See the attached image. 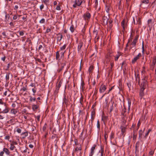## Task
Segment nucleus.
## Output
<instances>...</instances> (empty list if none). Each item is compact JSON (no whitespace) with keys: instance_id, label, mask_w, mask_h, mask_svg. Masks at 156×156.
<instances>
[{"instance_id":"f257e3e1","label":"nucleus","mask_w":156,"mask_h":156,"mask_svg":"<svg viewBox=\"0 0 156 156\" xmlns=\"http://www.w3.org/2000/svg\"><path fill=\"white\" fill-rule=\"evenodd\" d=\"M149 2V0H141L140 6L143 8H146L148 6Z\"/></svg>"},{"instance_id":"f03ea898","label":"nucleus","mask_w":156,"mask_h":156,"mask_svg":"<svg viewBox=\"0 0 156 156\" xmlns=\"http://www.w3.org/2000/svg\"><path fill=\"white\" fill-rule=\"evenodd\" d=\"M145 82H144V83H141L140 87L141 89L140 90V95L141 97H143L144 95V90L145 89L144 86L145 84L146 83L145 82L146 81L145 80H144Z\"/></svg>"},{"instance_id":"7ed1b4c3","label":"nucleus","mask_w":156,"mask_h":156,"mask_svg":"<svg viewBox=\"0 0 156 156\" xmlns=\"http://www.w3.org/2000/svg\"><path fill=\"white\" fill-rule=\"evenodd\" d=\"M83 17L85 20L88 21L90 18L91 15L87 11L84 14Z\"/></svg>"},{"instance_id":"20e7f679","label":"nucleus","mask_w":156,"mask_h":156,"mask_svg":"<svg viewBox=\"0 0 156 156\" xmlns=\"http://www.w3.org/2000/svg\"><path fill=\"white\" fill-rule=\"evenodd\" d=\"M82 2V0H75L74 4L73 5V7L75 8L77 6L80 5Z\"/></svg>"},{"instance_id":"39448f33","label":"nucleus","mask_w":156,"mask_h":156,"mask_svg":"<svg viewBox=\"0 0 156 156\" xmlns=\"http://www.w3.org/2000/svg\"><path fill=\"white\" fill-rule=\"evenodd\" d=\"M106 89V86L105 85L102 84L100 87L99 90V92L100 93H103L104 92Z\"/></svg>"},{"instance_id":"423d86ee","label":"nucleus","mask_w":156,"mask_h":156,"mask_svg":"<svg viewBox=\"0 0 156 156\" xmlns=\"http://www.w3.org/2000/svg\"><path fill=\"white\" fill-rule=\"evenodd\" d=\"M138 35L136 36L135 37L134 39L133 40L132 42L131 43V48H132L133 47H135V46L136 45V43L137 42V40L138 39Z\"/></svg>"},{"instance_id":"0eeeda50","label":"nucleus","mask_w":156,"mask_h":156,"mask_svg":"<svg viewBox=\"0 0 156 156\" xmlns=\"http://www.w3.org/2000/svg\"><path fill=\"white\" fill-rule=\"evenodd\" d=\"M127 25V22H126L125 20H123L121 23V25L123 28L122 31L125 30V29L126 28Z\"/></svg>"},{"instance_id":"6e6552de","label":"nucleus","mask_w":156,"mask_h":156,"mask_svg":"<svg viewBox=\"0 0 156 156\" xmlns=\"http://www.w3.org/2000/svg\"><path fill=\"white\" fill-rule=\"evenodd\" d=\"M108 18L107 17V16H104L102 19V21L103 23V25H106L108 24Z\"/></svg>"},{"instance_id":"1a4fd4ad","label":"nucleus","mask_w":156,"mask_h":156,"mask_svg":"<svg viewBox=\"0 0 156 156\" xmlns=\"http://www.w3.org/2000/svg\"><path fill=\"white\" fill-rule=\"evenodd\" d=\"M141 57V54L140 53H139L135 57H134L132 61L133 63H134L136 61L139 59L140 57Z\"/></svg>"},{"instance_id":"9d476101","label":"nucleus","mask_w":156,"mask_h":156,"mask_svg":"<svg viewBox=\"0 0 156 156\" xmlns=\"http://www.w3.org/2000/svg\"><path fill=\"white\" fill-rule=\"evenodd\" d=\"M82 150L81 145V144H80L79 146L75 148V150H74V152H78V151H80V154L81 155L82 153L81 151Z\"/></svg>"},{"instance_id":"9b49d317","label":"nucleus","mask_w":156,"mask_h":156,"mask_svg":"<svg viewBox=\"0 0 156 156\" xmlns=\"http://www.w3.org/2000/svg\"><path fill=\"white\" fill-rule=\"evenodd\" d=\"M127 64L125 61H124L121 64V69H123V71L125 72V70H126Z\"/></svg>"},{"instance_id":"f8f14e48","label":"nucleus","mask_w":156,"mask_h":156,"mask_svg":"<svg viewBox=\"0 0 156 156\" xmlns=\"http://www.w3.org/2000/svg\"><path fill=\"white\" fill-rule=\"evenodd\" d=\"M96 147V145L94 144L93 146L91 147L90 149V152L89 153V154L93 155L94 153V151L95 149V147Z\"/></svg>"},{"instance_id":"ddd939ff","label":"nucleus","mask_w":156,"mask_h":156,"mask_svg":"<svg viewBox=\"0 0 156 156\" xmlns=\"http://www.w3.org/2000/svg\"><path fill=\"white\" fill-rule=\"evenodd\" d=\"M126 126H121L120 129L121 131V134L124 135L126 131Z\"/></svg>"},{"instance_id":"4468645a","label":"nucleus","mask_w":156,"mask_h":156,"mask_svg":"<svg viewBox=\"0 0 156 156\" xmlns=\"http://www.w3.org/2000/svg\"><path fill=\"white\" fill-rule=\"evenodd\" d=\"M62 84V80H60L58 83V85L57 86L55 91V92H58V90L61 87Z\"/></svg>"},{"instance_id":"2eb2a0df","label":"nucleus","mask_w":156,"mask_h":156,"mask_svg":"<svg viewBox=\"0 0 156 156\" xmlns=\"http://www.w3.org/2000/svg\"><path fill=\"white\" fill-rule=\"evenodd\" d=\"M135 17L136 18L137 20V23L136 24H138L139 25V27H140L142 24L141 18L140 17H138L137 18L136 16Z\"/></svg>"},{"instance_id":"dca6fc26","label":"nucleus","mask_w":156,"mask_h":156,"mask_svg":"<svg viewBox=\"0 0 156 156\" xmlns=\"http://www.w3.org/2000/svg\"><path fill=\"white\" fill-rule=\"evenodd\" d=\"M98 34V31L97 30L94 29L93 32V35L95 37V38H96L97 40H98L99 37H97V35Z\"/></svg>"},{"instance_id":"f3484780","label":"nucleus","mask_w":156,"mask_h":156,"mask_svg":"<svg viewBox=\"0 0 156 156\" xmlns=\"http://www.w3.org/2000/svg\"><path fill=\"white\" fill-rule=\"evenodd\" d=\"M122 55L121 52L118 51L117 54L114 56L115 60V61H117L120 56Z\"/></svg>"},{"instance_id":"a211bd4d","label":"nucleus","mask_w":156,"mask_h":156,"mask_svg":"<svg viewBox=\"0 0 156 156\" xmlns=\"http://www.w3.org/2000/svg\"><path fill=\"white\" fill-rule=\"evenodd\" d=\"M136 80L138 82V83L139 85L140 84V78L139 76V74H138L136 75L135 72V73Z\"/></svg>"},{"instance_id":"6ab92c4d","label":"nucleus","mask_w":156,"mask_h":156,"mask_svg":"<svg viewBox=\"0 0 156 156\" xmlns=\"http://www.w3.org/2000/svg\"><path fill=\"white\" fill-rule=\"evenodd\" d=\"M83 43L82 41H80L78 46V51H80L82 47L83 46Z\"/></svg>"},{"instance_id":"aec40b11","label":"nucleus","mask_w":156,"mask_h":156,"mask_svg":"<svg viewBox=\"0 0 156 156\" xmlns=\"http://www.w3.org/2000/svg\"><path fill=\"white\" fill-rule=\"evenodd\" d=\"M63 104H65L66 105H67L68 104V99L66 98V96L65 95H64V98L63 99Z\"/></svg>"},{"instance_id":"412c9836","label":"nucleus","mask_w":156,"mask_h":156,"mask_svg":"<svg viewBox=\"0 0 156 156\" xmlns=\"http://www.w3.org/2000/svg\"><path fill=\"white\" fill-rule=\"evenodd\" d=\"M145 128H144L143 131H142L141 129L139 131V139H140L142 136V135L144 131Z\"/></svg>"},{"instance_id":"4be33fe9","label":"nucleus","mask_w":156,"mask_h":156,"mask_svg":"<svg viewBox=\"0 0 156 156\" xmlns=\"http://www.w3.org/2000/svg\"><path fill=\"white\" fill-rule=\"evenodd\" d=\"M17 144V143L16 142H13L12 143H11L10 144V145H11L10 150H11L12 151H13V150H14V149L15 150V147L14 146V144Z\"/></svg>"},{"instance_id":"5701e85b","label":"nucleus","mask_w":156,"mask_h":156,"mask_svg":"<svg viewBox=\"0 0 156 156\" xmlns=\"http://www.w3.org/2000/svg\"><path fill=\"white\" fill-rule=\"evenodd\" d=\"M110 6L109 5H105V10L108 14H109V12L110 9Z\"/></svg>"},{"instance_id":"b1692460","label":"nucleus","mask_w":156,"mask_h":156,"mask_svg":"<svg viewBox=\"0 0 156 156\" xmlns=\"http://www.w3.org/2000/svg\"><path fill=\"white\" fill-rule=\"evenodd\" d=\"M126 119H125V118H123L122 119L121 122V126H127V125H126Z\"/></svg>"},{"instance_id":"393cba45","label":"nucleus","mask_w":156,"mask_h":156,"mask_svg":"<svg viewBox=\"0 0 156 156\" xmlns=\"http://www.w3.org/2000/svg\"><path fill=\"white\" fill-rule=\"evenodd\" d=\"M65 65L66 64L65 63H62L61 64L60 67L59 68L58 70V72H60L62 71Z\"/></svg>"},{"instance_id":"a878e982","label":"nucleus","mask_w":156,"mask_h":156,"mask_svg":"<svg viewBox=\"0 0 156 156\" xmlns=\"http://www.w3.org/2000/svg\"><path fill=\"white\" fill-rule=\"evenodd\" d=\"M57 40L58 41H60L62 38V35L60 33L57 34Z\"/></svg>"},{"instance_id":"bb28decb","label":"nucleus","mask_w":156,"mask_h":156,"mask_svg":"<svg viewBox=\"0 0 156 156\" xmlns=\"http://www.w3.org/2000/svg\"><path fill=\"white\" fill-rule=\"evenodd\" d=\"M28 136L27 132H24L23 133L21 134V136L23 139L25 138L26 136Z\"/></svg>"},{"instance_id":"cd10ccee","label":"nucleus","mask_w":156,"mask_h":156,"mask_svg":"<svg viewBox=\"0 0 156 156\" xmlns=\"http://www.w3.org/2000/svg\"><path fill=\"white\" fill-rule=\"evenodd\" d=\"M3 152H5L8 155H9V150L7 149V148H4L3 149Z\"/></svg>"},{"instance_id":"c85d7f7f","label":"nucleus","mask_w":156,"mask_h":156,"mask_svg":"<svg viewBox=\"0 0 156 156\" xmlns=\"http://www.w3.org/2000/svg\"><path fill=\"white\" fill-rule=\"evenodd\" d=\"M17 154L18 152L16 151V149H15V150L13 151H10V155H11V156H15V154Z\"/></svg>"},{"instance_id":"c756f323","label":"nucleus","mask_w":156,"mask_h":156,"mask_svg":"<svg viewBox=\"0 0 156 156\" xmlns=\"http://www.w3.org/2000/svg\"><path fill=\"white\" fill-rule=\"evenodd\" d=\"M9 14H6L5 16V22H7L9 21Z\"/></svg>"},{"instance_id":"7c9ffc66","label":"nucleus","mask_w":156,"mask_h":156,"mask_svg":"<svg viewBox=\"0 0 156 156\" xmlns=\"http://www.w3.org/2000/svg\"><path fill=\"white\" fill-rule=\"evenodd\" d=\"M56 59L57 60H59V58L60 57V54L59 53V51H57L56 53Z\"/></svg>"},{"instance_id":"2f4dec72","label":"nucleus","mask_w":156,"mask_h":156,"mask_svg":"<svg viewBox=\"0 0 156 156\" xmlns=\"http://www.w3.org/2000/svg\"><path fill=\"white\" fill-rule=\"evenodd\" d=\"M147 23L149 27H150V26H151L152 24L151 19H150L148 20L147 21Z\"/></svg>"},{"instance_id":"473e14b6","label":"nucleus","mask_w":156,"mask_h":156,"mask_svg":"<svg viewBox=\"0 0 156 156\" xmlns=\"http://www.w3.org/2000/svg\"><path fill=\"white\" fill-rule=\"evenodd\" d=\"M10 112L11 113L13 114L14 115H15L17 113V111L16 109H12Z\"/></svg>"},{"instance_id":"72a5a7b5","label":"nucleus","mask_w":156,"mask_h":156,"mask_svg":"<svg viewBox=\"0 0 156 156\" xmlns=\"http://www.w3.org/2000/svg\"><path fill=\"white\" fill-rule=\"evenodd\" d=\"M70 30L72 33H73L74 32L75 29L74 28V26L73 25H72L70 27Z\"/></svg>"},{"instance_id":"f704fd0d","label":"nucleus","mask_w":156,"mask_h":156,"mask_svg":"<svg viewBox=\"0 0 156 156\" xmlns=\"http://www.w3.org/2000/svg\"><path fill=\"white\" fill-rule=\"evenodd\" d=\"M104 152V148L101 146V150L100 151H99V152H101V156H103Z\"/></svg>"},{"instance_id":"c9c22d12","label":"nucleus","mask_w":156,"mask_h":156,"mask_svg":"<svg viewBox=\"0 0 156 156\" xmlns=\"http://www.w3.org/2000/svg\"><path fill=\"white\" fill-rule=\"evenodd\" d=\"M32 109L34 111L38 108V106L36 105H34L32 106Z\"/></svg>"},{"instance_id":"e433bc0d","label":"nucleus","mask_w":156,"mask_h":156,"mask_svg":"<svg viewBox=\"0 0 156 156\" xmlns=\"http://www.w3.org/2000/svg\"><path fill=\"white\" fill-rule=\"evenodd\" d=\"M84 83L83 81H82L81 83V86H80V88L83 90L84 88Z\"/></svg>"},{"instance_id":"4c0bfd02","label":"nucleus","mask_w":156,"mask_h":156,"mask_svg":"<svg viewBox=\"0 0 156 156\" xmlns=\"http://www.w3.org/2000/svg\"><path fill=\"white\" fill-rule=\"evenodd\" d=\"M133 140H135L137 137V135L135 131H133Z\"/></svg>"},{"instance_id":"58836bf2","label":"nucleus","mask_w":156,"mask_h":156,"mask_svg":"<svg viewBox=\"0 0 156 156\" xmlns=\"http://www.w3.org/2000/svg\"><path fill=\"white\" fill-rule=\"evenodd\" d=\"M94 69L93 66H90L89 68V71L90 72V73H92Z\"/></svg>"},{"instance_id":"ea45409f","label":"nucleus","mask_w":156,"mask_h":156,"mask_svg":"<svg viewBox=\"0 0 156 156\" xmlns=\"http://www.w3.org/2000/svg\"><path fill=\"white\" fill-rule=\"evenodd\" d=\"M128 108L129 109H130V106L131 104V101L130 99L129 98L128 99Z\"/></svg>"},{"instance_id":"a19ab883","label":"nucleus","mask_w":156,"mask_h":156,"mask_svg":"<svg viewBox=\"0 0 156 156\" xmlns=\"http://www.w3.org/2000/svg\"><path fill=\"white\" fill-rule=\"evenodd\" d=\"M61 5L59 3L57 5L56 7V9L57 10H61L60 6Z\"/></svg>"},{"instance_id":"79ce46f5","label":"nucleus","mask_w":156,"mask_h":156,"mask_svg":"<svg viewBox=\"0 0 156 156\" xmlns=\"http://www.w3.org/2000/svg\"><path fill=\"white\" fill-rule=\"evenodd\" d=\"M83 98L82 95H81L80 100V103L81 105H82L83 103Z\"/></svg>"},{"instance_id":"37998d69","label":"nucleus","mask_w":156,"mask_h":156,"mask_svg":"<svg viewBox=\"0 0 156 156\" xmlns=\"http://www.w3.org/2000/svg\"><path fill=\"white\" fill-rule=\"evenodd\" d=\"M154 151L152 150H151V151L149 153V155L152 156L153 154H154Z\"/></svg>"},{"instance_id":"c03bdc74","label":"nucleus","mask_w":156,"mask_h":156,"mask_svg":"<svg viewBox=\"0 0 156 156\" xmlns=\"http://www.w3.org/2000/svg\"><path fill=\"white\" fill-rule=\"evenodd\" d=\"M153 64L155 65L156 63V57H154L153 58L152 63Z\"/></svg>"},{"instance_id":"a18cd8bd","label":"nucleus","mask_w":156,"mask_h":156,"mask_svg":"<svg viewBox=\"0 0 156 156\" xmlns=\"http://www.w3.org/2000/svg\"><path fill=\"white\" fill-rule=\"evenodd\" d=\"M43 2L45 5H47L49 3V0H43Z\"/></svg>"},{"instance_id":"49530a36","label":"nucleus","mask_w":156,"mask_h":156,"mask_svg":"<svg viewBox=\"0 0 156 156\" xmlns=\"http://www.w3.org/2000/svg\"><path fill=\"white\" fill-rule=\"evenodd\" d=\"M113 22L112 20L110 19L108 21L109 23V27L110 28H111L112 27V23Z\"/></svg>"},{"instance_id":"de8ad7c7","label":"nucleus","mask_w":156,"mask_h":156,"mask_svg":"<svg viewBox=\"0 0 156 156\" xmlns=\"http://www.w3.org/2000/svg\"><path fill=\"white\" fill-rule=\"evenodd\" d=\"M66 45L65 44H64L63 46H62V47H61L60 48V49L61 50H64L66 49Z\"/></svg>"},{"instance_id":"09e8293b","label":"nucleus","mask_w":156,"mask_h":156,"mask_svg":"<svg viewBox=\"0 0 156 156\" xmlns=\"http://www.w3.org/2000/svg\"><path fill=\"white\" fill-rule=\"evenodd\" d=\"M114 133H113L112 132L110 136V138L111 140L114 138Z\"/></svg>"},{"instance_id":"8fccbe9b","label":"nucleus","mask_w":156,"mask_h":156,"mask_svg":"<svg viewBox=\"0 0 156 156\" xmlns=\"http://www.w3.org/2000/svg\"><path fill=\"white\" fill-rule=\"evenodd\" d=\"M45 22V20L44 18L42 19L39 21L41 23H44Z\"/></svg>"},{"instance_id":"3c124183","label":"nucleus","mask_w":156,"mask_h":156,"mask_svg":"<svg viewBox=\"0 0 156 156\" xmlns=\"http://www.w3.org/2000/svg\"><path fill=\"white\" fill-rule=\"evenodd\" d=\"M47 124L45 123L44 124V125L43 127V131H45V130H46V127H47Z\"/></svg>"},{"instance_id":"603ef678","label":"nucleus","mask_w":156,"mask_h":156,"mask_svg":"<svg viewBox=\"0 0 156 156\" xmlns=\"http://www.w3.org/2000/svg\"><path fill=\"white\" fill-rule=\"evenodd\" d=\"M155 65L154 64H153V63H152L150 65V68L151 69H152V70H153L154 67Z\"/></svg>"},{"instance_id":"864d4df0","label":"nucleus","mask_w":156,"mask_h":156,"mask_svg":"<svg viewBox=\"0 0 156 156\" xmlns=\"http://www.w3.org/2000/svg\"><path fill=\"white\" fill-rule=\"evenodd\" d=\"M36 100V98H32V97H30V101L31 102L33 101H35Z\"/></svg>"},{"instance_id":"5fc2aeb1","label":"nucleus","mask_w":156,"mask_h":156,"mask_svg":"<svg viewBox=\"0 0 156 156\" xmlns=\"http://www.w3.org/2000/svg\"><path fill=\"white\" fill-rule=\"evenodd\" d=\"M95 112L94 110L92 111L91 112V116H95Z\"/></svg>"},{"instance_id":"6e6d98bb","label":"nucleus","mask_w":156,"mask_h":156,"mask_svg":"<svg viewBox=\"0 0 156 156\" xmlns=\"http://www.w3.org/2000/svg\"><path fill=\"white\" fill-rule=\"evenodd\" d=\"M32 90L33 92L34 93V94H33V95H35V93L36 92V88H33L32 89Z\"/></svg>"},{"instance_id":"4d7b16f0","label":"nucleus","mask_w":156,"mask_h":156,"mask_svg":"<svg viewBox=\"0 0 156 156\" xmlns=\"http://www.w3.org/2000/svg\"><path fill=\"white\" fill-rule=\"evenodd\" d=\"M27 86H26V87H23L21 89V90H23V91H25L27 90Z\"/></svg>"},{"instance_id":"13d9d810","label":"nucleus","mask_w":156,"mask_h":156,"mask_svg":"<svg viewBox=\"0 0 156 156\" xmlns=\"http://www.w3.org/2000/svg\"><path fill=\"white\" fill-rule=\"evenodd\" d=\"M35 118H37L38 122L40 121V115H38L37 116H35Z\"/></svg>"},{"instance_id":"bf43d9fd","label":"nucleus","mask_w":156,"mask_h":156,"mask_svg":"<svg viewBox=\"0 0 156 156\" xmlns=\"http://www.w3.org/2000/svg\"><path fill=\"white\" fill-rule=\"evenodd\" d=\"M140 124L141 122H140V120H139L137 124V129H138L139 128Z\"/></svg>"},{"instance_id":"052dcab7","label":"nucleus","mask_w":156,"mask_h":156,"mask_svg":"<svg viewBox=\"0 0 156 156\" xmlns=\"http://www.w3.org/2000/svg\"><path fill=\"white\" fill-rule=\"evenodd\" d=\"M97 127L98 129H99L100 128V124L99 121L98 120V121L97 122Z\"/></svg>"},{"instance_id":"680f3d73","label":"nucleus","mask_w":156,"mask_h":156,"mask_svg":"<svg viewBox=\"0 0 156 156\" xmlns=\"http://www.w3.org/2000/svg\"><path fill=\"white\" fill-rule=\"evenodd\" d=\"M66 52V51H64L63 52H61V57L62 58H63L64 57V53Z\"/></svg>"},{"instance_id":"e2e57ef3","label":"nucleus","mask_w":156,"mask_h":156,"mask_svg":"<svg viewBox=\"0 0 156 156\" xmlns=\"http://www.w3.org/2000/svg\"><path fill=\"white\" fill-rule=\"evenodd\" d=\"M95 7L97 8L98 7V2L97 0H96L95 2Z\"/></svg>"},{"instance_id":"0e129e2a","label":"nucleus","mask_w":156,"mask_h":156,"mask_svg":"<svg viewBox=\"0 0 156 156\" xmlns=\"http://www.w3.org/2000/svg\"><path fill=\"white\" fill-rule=\"evenodd\" d=\"M114 104V102H113L112 105L110 107V112H111L113 110L112 107H113V105Z\"/></svg>"},{"instance_id":"69168bd1","label":"nucleus","mask_w":156,"mask_h":156,"mask_svg":"<svg viewBox=\"0 0 156 156\" xmlns=\"http://www.w3.org/2000/svg\"><path fill=\"white\" fill-rule=\"evenodd\" d=\"M104 138L105 140H106L108 138L107 134V133L106 132H105L104 134Z\"/></svg>"},{"instance_id":"338daca9","label":"nucleus","mask_w":156,"mask_h":156,"mask_svg":"<svg viewBox=\"0 0 156 156\" xmlns=\"http://www.w3.org/2000/svg\"><path fill=\"white\" fill-rule=\"evenodd\" d=\"M44 7V5L43 4H42L40 6V9L41 10V11L42 9H43Z\"/></svg>"},{"instance_id":"774afa93","label":"nucleus","mask_w":156,"mask_h":156,"mask_svg":"<svg viewBox=\"0 0 156 156\" xmlns=\"http://www.w3.org/2000/svg\"><path fill=\"white\" fill-rule=\"evenodd\" d=\"M16 131L18 133H20L21 132V130L19 128H17L16 129Z\"/></svg>"}]
</instances>
